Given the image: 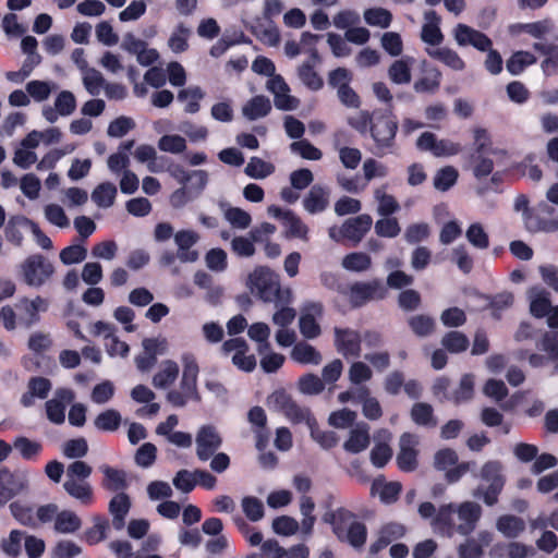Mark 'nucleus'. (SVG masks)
<instances>
[{
  "mask_svg": "<svg viewBox=\"0 0 558 558\" xmlns=\"http://www.w3.org/2000/svg\"><path fill=\"white\" fill-rule=\"evenodd\" d=\"M342 267L349 271L362 272L372 266V258L363 252H353L342 258Z\"/></svg>",
  "mask_w": 558,
  "mask_h": 558,
  "instance_id": "nucleus-43",
  "label": "nucleus"
},
{
  "mask_svg": "<svg viewBox=\"0 0 558 558\" xmlns=\"http://www.w3.org/2000/svg\"><path fill=\"white\" fill-rule=\"evenodd\" d=\"M428 56L438 60L454 71H462L465 68V62L461 59L457 51L448 47L437 49H426Z\"/></svg>",
  "mask_w": 558,
  "mask_h": 558,
  "instance_id": "nucleus-32",
  "label": "nucleus"
},
{
  "mask_svg": "<svg viewBox=\"0 0 558 558\" xmlns=\"http://www.w3.org/2000/svg\"><path fill=\"white\" fill-rule=\"evenodd\" d=\"M453 36L459 46H472L478 51L487 52L485 68L490 74L497 75L502 71V58L492 48L493 41L485 33L459 23L454 27Z\"/></svg>",
  "mask_w": 558,
  "mask_h": 558,
  "instance_id": "nucleus-3",
  "label": "nucleus"
},
{
  "mask_svg": "<svg viewBox=\"0 0 558 558\" xmlns=\"http://www.w3.org/2000/svg\"><path fill=\"white\" fill-rule=\"evenodd\" d=\"M441 83V72L432 68L427 70V74L423 77H420L414 82L413 88L418 94H435Z\"/></svg>",
  "mask_w": 558,
  "mask_h": 558,
  "instance_id": "nucleus-37",
  "label": "nucleus"
},
{
  "mask_svg": "<svg viewBox=\"0 0 558 558\" xmlns=\"http://www.w3.org/2000/svg\"><path fill=\"white\" fill-rule=\"evenodd\" d=\"M413 59L410 57L396 60L388 69L389 78L395 84H408L411 82V64Z\"/></svg>",
  "mask_w": 558,
  "mask_h": 558,
  "instance_id": "nucleus-35",
  "label": "nucleus"
},
{
  "mask_svg": "<svg viewBox=\"0 0 558 558\" xmlns=\"http://www.w3.org/2000/svg\"><path fill=\"white\" fill-rule=\"evenodd\" d=\"M48 301L40 295H37L33 300L27 298L21 299L17 304V307L24 312L21 315V322L25 327L29 328L40 320L39 313L46 312L48 310Z\"/></svg>",
  "mask_w": 558,
  "mask_h": 558,
  "instance_id": "nucleus-16",
  "label": "nucleus"
},
{
  "mask_svg": "<svg viewBox=\"0 0 558 558\" xmlns=\"http://www.w3.org/2000/svg\"><path fill=\"white\" fill-rule=\"evenodd\" d=\"M441 344L450 353H461L469 348L470 341L461 331H449L442 337Z\"/></svg>",
  "mask_w": 558,
  "mask_h": 558,
  "instance_id": "nucleus-50",
  "label": "nucleus"
},
{
  "mask_svg": "<svg viewBox=\"0 0 558 558\" xmlns=\"http://www.w3.org/2000/svg\"><path fill=\"white\" fill-rule=\"evenodd\" d=\"M335 347L344 357H360L362 337L351 328L335 327Z\"/></svg>",
  "mask_w": 558,
  "mask_h": 558,
  "instance_id": "nucleus-11",
  "label": "nucleus"
},
{
  "mask_svg": "<svg viewBox=\"0 0 558 558\" xmlns=\"http://www.w3.org/2000/svg\"><path fill=\"white\" fill-rule=\"evenodd\" d=\"M51 381L43 376L31 377L27 384V391L21 397V404L29 408L34 404V399H46L51 390Z\"/></svg>",
  "mask_w": 558,
  "mask_h": 558,
  "instance_id": "nucleus-19",
  "label": "nucleus"
},
{
  "mask_svg": "<svg viewBox=\"0 0 558 558\" xmlns=\"http://www.w3.org/2000/svg\"><path fill=\"white\" fill-rule=\"evenodd\" d=\"M323 310L322 303H311L305 307V312L301 315L299 327L301 333L306 339H314L320 335V326L316 322L315 316H322Z\"/></svg>",
  "mask_w": 558,
  "mask_h": 558,
  "instance_id": "nucleus-15",
  "label": "nucleus"
},
{
  "mask_svg": "<svg viewBox=\"0 0 558 558\" xmlns=\"http://www.w3.org/2000/svg\"><path fill=\"white\" fill-rule=\"evenodd\" d=\"M417 441L410 433H403L400 437V450L397 454L398 468L403 472H413L417 468V454L415 449Z\"/></svg>",
  "mask_w": 558,
  "mask_h": 558,
  "instance_id": "nucleus-12",
  "label": "nucleus"
},
{
  "mask_svg": "<svg viewBox=\"0 0 558 558\" xmlns=\"http://www.w3.org/2000/svg\"><path fill=\"white\" fill-rule=\"evenodd\" d=\"M178 245V258L182 263H194L198 259V252L191 247L198 241V234L191 230H181L174 234Z\"/></svg>",
  "mask_w": 558,
  "mask_h": 558,
  "instance_id": "nucleus-17",
  "label": "nucleus"
},
{
  "mask_svg": "<svg viewBox=\"0 0 558 558\" xmlns=\"http://www.w3.org/2000/svg\"><path fill=\"white\" fill-rule=\"evenodd\" d=\"M371 444L368 426L363 423L352 428L349 438L343 444V449L349 453H360Z\"/></svg>",
  "mask_w": 558,
  "mask_h": 558,
  "instance_id": "nucleus-24",
  "label": "nucleus"
},
{
  "mask_svg": "<svg viewBox=\"0 0 558 558\" xmlns=\"http://www.w3.org/2000/svg\"><path fill=\"white\" fill-rule=\"evenodd\" d=\"M271 111V102L268 97L264 95H256L252 97L242 108L243 116L250 120L255 121L268 116Z\"/></svg>",
  "mask_w": 558,
  "mask_h": 558,
  "instance_id": "nucleus-25",
  "label": "nucleus"
},
{
  "mask_svg": "<svg viewBox=\"0 0 558 558\" xmlns=\"http://www.w3.org/2000/svg\"><path fill=\"white\" fill-rule=\"evenodd\" d=\"M190 33V29L183 23L177 25L175 31L172 33L168 41L170 49L174 53H181L187 50V38Z\"/></svg>",
  "mask_w": 558,
  "mask_h": 558,
  "instance_id": "nucleus-55",
  "label": "nucleus"
},
{
  "mask_svg": "<svg viewBox=\"0 0 558 558\" xmlns=\"http://www.w3.org/2000/svg\"><path fill=\"white\" fill-rule=\"evenodd\" d=\"M525 226L529 231L534 233H551L558 230V220L541 218L539 216L529 213L525 217Z\"/></svg>",
  "mask_w": 558,
  "mask_h": 558,
  "instance_id": "nucleus-48",
  "label": "nucleus"
},
{
  "mask_svg": "<svg viewBox=\"0 0 558 558\" xmlns=\"http://www.w3.org/2000/svg\"><path fill=\"white\" fill-rule=\"evenodd\" d=\"M158 148L166 153L181 154L186 149V142L180 135L166 134L159 138Z\"/></svg>",
  "mask_w": 558,
  "mask_h": 558,
  "instance_id": "nucleus-62",
  "label": "nucleus"
},
{
  "mask_svg": "<svg viewBox=\"0 0 558 558\" xmlns=\"http://www.w3.org/2000/svg\"><path fill=\"white\" fill-rule=\"evenodd\" d=\"M266 403L270 410L283 414L292 424L304 423L312 414L308 408L300 405L283 388L270 393Z\"/></svg>",
  "mask_w": 558,
  "mask_h": 558,
  "instance_id": "nucleus-7",
  "label": "nucleus"
},
{
  "mask_svg": "<svg viewBox=\"0 0 558 558\" xmlns=\"http://www.w3.org/2000/svg\"><path fill=\"white\" fill-rule=\"evenodd\" d=\"M251 292L265 303L278 305L291 302V290L282 289L280 278L269 267L258 266L248 276Z\"/></svg>",
  "mask_w": 558,
  "mask_h": 558,
  "instance_id": "nucleus-2",
  "label": "nucleus"
},
{
  "mask_svg": "<svg viewBox=\"0 0 558 558\" xmlns=\"http://www.w3.org/2000/svg\"><path fill=\"white\" fill-rule=\"evenodd\" d=\"M474 396V378L472 374H464L459 387L451 393L450 402L459 405L470 401Z\"/></svg>",
  "mask_w": 558,
  "mask_h": 558,
  "instance_id": "nucleus-42",
  "label": "nucleus"
},
{
  "mask_svg": "<svg viewBox=\"0 0 558 558\" xmlns=\"http://www.w3.org/2000/svg\"><path fill=\"white\" fill-rule=\"evenodd\" d=\"M489 300L488 307L492 310V316L495 319L501 318V312L512 306L514 296L509 291H504L495 295L487 296Z\"/></svg>",
  "mask_w": 558,
  "mask_h": 558,
  "instance_id": "nucleus-49",
  "label": "nucleus"
},
{
  "mask_svg": "<svg viewBox=\"0 0 558 558\" xmlns=\"http://www.w3.org/2000/svg\"><path fill=\"white\" fill-rule=\"evenodd\" d=\"M310 428L311 437L323 448L329 450L337 446L338 436L332 430H322L313 414L304 422Z\"/></svg>",
  "mask_w": 558,
  "mask_h": 558,
  "instance_id": "nucleus-28",
  "label": "nucleus"
},
{
  "mask_svg": "<svg viewBox=\"0 0 558 558\" xmlns=\"http://www.w3.org/2000/svg\"><path fill=\"white\" fill-rule=\"evenodd\" d=\"M274 166L258 157H252L245 167V174L253 179H264L271 174Z\"/></svg>",
  "mask_w": 558,
  "mask_h": 558,
  "instance_id": "nucleus-57",
  "label": "nucleus"
},
{
  "mask_svg": "<svg viewBox=\"0 0 558 558\" xmlns=\"http://www.w3.org/2000/svg\"><path fill=\"white\" fill-rule=\"evenodd\" d=\"M179 375V366L173 361H166L161 371L153 377V384L157 388H166L171 385Z\"/></svg>",
  "mask_w": 558,
  "mask_h": 558,
  "instance_id": "nucleus-47",
  "label": "nucleus"
},
{
  "mask_svg": "<svg viewBox=\"0 0 558 558\" xmlns=\"http://www.w3.org/2000/svg\"><path fill=\"white\" fill-rule=\"evenodd\" d=\"M458 175V171L451 166L441 168L434 178V185L439 191H448L456 184Z\"/></svg>",
  "mask_w": 558,
  "mask_h": 558,
  "instance_id": "nucleus-59",
  "label": "nucleus"
},
{
  "mask_svg": "<svg viewBox=\"0 0 558 558\" xmlns=\"http://www.w3.org/2000/svg\"><path fill=\"white\" fill-rule=\"evenodd\" d=\"M29 225L31 219L25 216H11L4 228L5 239L15 246H22L24 240L22 229L29 228Z\"/></svg>",
  "mask_w": 558,
  "mask_h": 558,
  "instance_id": "nucleus-27",
  "label": "nucleus"
},
{
  "mask_svg": "<svg viewBox=\"0 0 558 558\" xmlns=\"http://www.w3.org/2000/svg\"><path fill=\"white\" fill-rule=\"evenodd\" d=\"M242 510L246 518L252 522L262 520L265 514V508L262 500L254 496H246L242 499Z\"/></svg>",
  "mask_w": 558,
  "mask_h": 558,
  "instance_id": "nucleus-56",
  "label": "nucleus"
},
{
  "mask_svg": "<svg viewBox=\"0 0 558 558\" xmlns=\"http://www.w3.org/2000/svg\"><path fill=\"white\" fill-rule=\"evenodd\" d=\"M478 476L483 482L488 483V486H478L474 492V497L481 498L488 507L495 506L506 484L502 463L499 460L485 462L481 468Z\"/></svg>",
  "mask_w": 558,
  "mask_h": 558,
  "instance_id": "nucleus-4",
  "label": "nucleus"
},
{
  "mask_svg": "<svg viewBox=\"0 0 558 558\" xmlns=\"http://www.w3.org/2000/svg\"><path fill=\"white\" fill-rule=\"evenodd\" d=\"M81 525V519L73 511L63 510L56 515L54 530L59 533H74Z\"/></svg>",
  "mask_w": 558,
  "mask_h": 558,
  "instance_id": "nucleus-41",
  "label": "nucleus"
},
{
  "mask_svg": "<svg viewBox=\"0 0 558 558\" xmlns=\"http://www.w3.org/2000/svg\"><path fill=\"white\" fill-rule=\"evenodd\" d=\"M222 438L213 425L202 426L196 435V456L201 461H207L220 448Z\"/></svg>",
  "mask_w": 558,
  "mask_h": 558,
  "instance_id": "nucleus-10",
  "label": "nucleus"
},
{
  "mask_svg": "<svg viewBox=\"0 0 558 558\" xmlns=\"http://www.w3.org/2000/svg\"><path fill=\"white\" fill-rule=\"evenodd\" d=\"M64 490L73 498L80 500L83 505L93 502V488L87 482L66 480L63 483Z\"/></svg>",
  "mask_w": 558,
  "mask_h": 558,
  "instance_id": "nucleus-36",
  "label": "nucleus"
},
{
  "mask_svg": "<svg viewBox=\"0 0 558 558\" xmlns=\"http://www.w3.org/2000/svg\"><path fill=\"white\" fill-rule=\"evenodd\" d=\"M117 196V186L111 182H102L98 184L92 193L93 202L102 208L113 205Z\"/></svg>",
  "mask_w": 558,
  "mask_h": 558,
  "instance_id": "nucleus-40",
  "label": "nucleus"
},
{
  "mask_svg": "<svg viewBox=\"0 0 558 558\" xmlns=\"http://www.w3.org/2000/svg\"><path fill=\"white\" fill-rule=\"evenodd\" d=\"M88 444L84 437L70 439L63 444L62 453L69 459H80L87 454Z\"/></svg>",
  "mask_w": 558,
  "mask_h": 558,
  "instance_id": "nucleus-58",
  "label": "nucleus"
},
{
  "mask_svg": "<svg viewBox=\"0 0 558 558\" xmlns=\"http://www.w3.org/2000/svg\"><path fill=\"white\" fill-rule=\"evenodd\" d=\"M364 20L369 26L387 28L392 22V14L384 8H371L365 10Z\"/></svg>",
  "mask_w": 558,
  "mask_h": 558,
  "instance_id": "nucleus-51",
  "label": "nucleus"
},
{
  "mask_svg": "<svg viewBox=\"0 0 558 558\" xmlns=\"http://www.w3.org/2000/svg\"><path fill=\"white\" fill-rule=\"evenodd\" d=\"M411 420L417 426L435 428L438 421L434 414L432 404L427 402H415L410 411Z\"/></svg>",
  "mask_w": 558,
  "mask_h": 558,
  "instance_id": "nucleus-26",
  "label": "nucleus"
},
{
  "mask_svg": "<svg viewBox=\"0 0 558 558\" xmlns=\"http://www.w3.org/2000/svg\"><path fill=\"white\" fill-rule=\"evenodd\" d=\"M497 530L507 538H517L525 530V521L513 514L500 515L496 522Z\"/></svg>",
  "mask_w": 558,
  "mask_h": 558,
  "instance_id": "nucleus-30",
  "label": "nucleus"
},
{
  "mask_svg": "<svg viewBox=\"0 0 558 558\" xmlns=\"http://www.w3.org/2000/svg\"><path fill=\"white\" fill-rule=\"evenodd\" d=\"M303 206L310 214L324 211L328 206V192L320 185H313L303 199Z\"/></svg>",
  "mask_w": 558,
  "mask_h": 558,
  "instance_id": "nucleus-31",
  "label": "nucleus"
},
{
  "mask_svg": "<svg viewBox=\"0 0 558 558\" xmlns=\"http://www.w3.org/2000/svg\"><path fill=\"white\" fill-rule=\"evenodd\" d=\"M104 478L101 486L108 492L123 493L129 487L128 475L123 470L112 468L108 464H104L100 468Z\"/></svg>",
  "mask_w": 558,
  "mask_h": 558,
  "instance_id": "nucleus-22",
  "label": "nucleus"
},
{
  "mask_svg": "<svg viewBox=\"0 0 558 558\" xmlns=\"http://www.w3.org/2000/svg\"><path fill=\"white\" fill-rule=\"evenodd\" d=\"M169 172L172 178L184 185L191 180H195L193 186H195L197 193L202 192L207 184L208 175L204 170H194L192 172H187L183 166L173 163L169 167Z\"/></svg>",
  "mask_w": 558,
  "mask_h": 558,
  "instance_id": "nucleus-23",
  "label": "nucleus"
},
{
  "mask_svg": "<svg viewBox=\"0 0 558 558\" xmlns=\"http://www.w3.org/2000/svg\"><path fill=\"white\" fill-rule=\"evenodd\" d=\"M458 515L464 522V524L458 526V532L468 535L475 529L477 521L481 519L482 508L476 502L465 501L460 505Z\"/></svg>",
  "mask_w": 558,
  "mask_h": 558,
  "instance_id": "nucleus-21",
  "label": "nucleus"
},
{
  "mask_svg": "<svg viewBox=\"0 0 558 558\" xmlns=\"http://www.w3.org/2000/svg\"><path fill=\"white\" fill-rule=\"evenodd\" d=\"M94 525L92 527H88L84 532V541L88 545H96L107 537V531L109 529V521L102 515H95L94 517Z\"/></svg>",
  "mask_w": 558,
  "mask_h": 558,
  "instance_id": "nucleus-39",
  "label": "nucleus"
},
{
  "mask_svg": "<svg viewBox=\"0 0 558 558\" xmlns=\"http://www.w3.org/2000/svg\"><path fill=\"white\" fill-rule=\"evenodd\" d=\"M470 244L478 250H486L489 246V236L480 222L471 223L465 232Z\"/></svg>",
  "mask_w": 558,
  "mask_h": 558,
  "instance_id": "nucleus-52",
  "label": "nucleus"
},
{
  "mask_svg": "<svg viewBox=\"0 0 558 558\" xmlns=\"http://www.w3.org/2000/svg\"><path fill=\"white\" fill-rule=\"evenodd\" d=\"M536 347L544 351L546 355L523 351L520 357L526 356L530 366L533 368H542L548 363H553L550 375H558V331H545Z\"/></svg>",
  "mask_w": 558,
  "mask_h": 558,
  "instance_id": "nucleus-8",
  "label": "nucleus"
},
{
  "mask_svg": "<svg viewBox=\"0 0 558 558\" xmlns=\"http://www.w3.org/2000/svg\"><path fill=\"white\" fill-rule=\"evenodd\" d=\"M204 93L199 87H191L186 89H181L178 93V100L180 101H187L185 105V112L187 113H196L199 111V101L203 99Z\"/></svg>",
  "mask_w": 558,
  "mask_h": 558,
  "instance_id": "nucleus-53",
  "label": "nucleus"
},
{
  "mask_svg": "<svg viewBox=\"0 0 558 558\" xmlns=\"http://www.w3.org/2000/svg\"><path fill=\"white\" fill-rule=\"evenodd\" d=\"M372 223V217L367 214H363L345 220L341 226L339 233L342 239L353 241L354 244H357L369 231Z\"/></svg>",
  "mask_w": 558,
  "mask_h": 558,
  "instance_id": "nucleus-14",
  "label": "nucleus"
},
{
  "mask_svg": "<svg viewBox=\"0 0 558 558\" xmlns=\"http://www.w3.org/2000/svg\"><path fill=\"white\" fill-rule=\"evenodd\" d=\"M425 23L422 26L421 39L432 46H438L444 40V34L439 27L440 16L436 11L429 10L424 13Z\"/></svg>",
  "mask_w": 558,
  "mask_h": 558,
  "instance_id": "nucleus-18",
  "label": "nucleus"
},
{
  "mask_svg": "<svg viewBox=\"0 0 558 558\" xmlns=\"http://www.w3.org/2000/svg\"><path fill=\"white\" fill-rule=\"evenodd\" d=\"M290 148L293 153L299 154L303 159L306 160H319L323 157L322 150L315 147L307 140L293 142L290 145Z\"/></svg>",
  "mask_w": 558,
  "mask_h": 558,
  "instance_id": "nucleus-60",
  "label": "nucleus"
},
{
  "mask_svg": "<svg viewBox=\"0 0 558 558\" xmlns=\"http://www.w3.org/2000/svg\"><path fill=\"white\" fill-rule=\"evenodd\" d=\"M537 61L536 57L525 50H519L511 54L506 62L507 71L511 75H520L527 66L535 64Z\"/></svg>",
  "mask_w": 558,
  "mask_h": 558,
  "instance_id": "nucleus-33",
  "label": "nucleus"
},
{
  "mask_svg": "<svg viewBox=\"0 0 558 558\" xmlns=\"http://www.w3.org/2000/svg\"><path fill=\"white\" fill-rule=\"evenodd\" d=\"M87 256V250L80 244L69 245L61 250L59 257L64 265L83 262Z\"/></svg>",
  "mask_w": 558,
  "mask_h": 558,
  "instance_id": "nucleus-64",
  "label": "nucleus"
},
{
  "mask_svg": "<svg viewBox=\"0 0 558 558\" xmlns=\"http://www.w3.org/2000/svg\"><path fill=\"white\" fill-rule=\"evenodd\" d=\"M291 357L301 364L318 365L322 362V354L307 342H298L291 351Z\"/></svg>",
  "mask_w": 558,
  "mask_h": 558,
  "instance_id": "nucleus-34",
  "label": "nucleus"
},
{
  "mask_svg": "<svg viewBox=\"0 0 558 558\" xmlns=\"http://www.w3.org/2000/svg\"><path fill=\"white\" fill-rule=\"evenodd\" d=\"M388 294L387 287L380 279L355 281L347 286L344 296L352 308H361L372 301H381Z\"/></svg>",
  "mask_w": 558,
  "mask_h": 558,
  "instance_id": "nucleus-6",
  "label": "nucleus"
},
{
  "mask_svg": "<svg viewBox=\"0 0 558 558\" xmlns=\"http://www.w3.org/2000/svg\"><path fill=\"white\" fill-rule=\"evenodd\" d=\"M183 374L180 383L181 390L185 391L194 401H201L197 390L198 364L192 354H184L182 357Z\"/></svg>",
  "mask_w": 558,
  "mask_h": 558,
  "instance_id": "nucleus-13",
  "label": "nucleus"
},
{
  "mask_svg": "<svg viewBox=\"0 0 558 558\" xmlns=\"http://www.w3.org/2000/svg\"><path fill=\"white\" fill-rule=\"evenodd\" d=\"M341 538L338 541L342 543H348L355 549L362 548L367 539V527L365 523L361 521H352L348 529L340 535Z\"/></svg>",
  "mask_w": 558,
  "mask_h": 558,
  "instance_id": "nucleus-29",
  "label": "nucleus"
},
{
  "mask_svg": "<svg viewBox=\"0 0 558 558\" xmlns=\"http://www.w3.org/2000/svg\"><path fill=\"white\" fill-rule=\"evenodd\" d=\"M298 386L300 391L305 395H318L325 388L323 379L312 373L301 376Z\"/></svg>",
  "mask_w": 558,
  "mask_h": 558,
  "instance_id": "nucleus-61",
  "label": "nucleus"
},
{
  "mask_svg": "<svg viewBox=\"0 0 558 558\" xmlns=\"http://www.w3.org/2000/svg\"><path fill=\"white\" fill-rule=\"evenodd\" d=\"M554 22L550 19H544L532 23H519L513 25L519 32L525 33L535 39H544L547 34L553 32Z\"/></svg>",
  "mask_w": 558,
  "mask_h": 558,
  "instance_id": "nucleus-38",
  "label": "nucleus"
},
{
  "mask_svg": "<svg viewBox=\"0 0 558 558\" xmlns=\"http://www.w3.org/2000/svg\"><path fill=\"white\" fill-rule=\"evenodd\" d=\"M408 325L417 337H427L432 335L435 329L434 318L425 314L411 316L408 319Z\"/></svg>",
  "mask_w": 558,
  "mask_h": 558,
  "instance_id": "nucleus-46",
  "label": "nucleus"
},
{
  "mask_svg": "<svg viewBox=\"0 0 558 558\" xmlns=\"http://www.w3.org/2000/svg\"><path fill=\"white\" fill-rule=\"evenodd\" d=\"M10 510L13 518L22 525L36 527L37 521L34 515L33 508L14 501L10 505Z\"/></svg>",
  "mask_w": 558,
  "mask_h": 558,
  "instance_id": "nucleus-54",
  "label": "nucleus"
},
{
  "mask_svg": "<svg viewBox=\"0 0 558 558\" xmlns=\"http://www.w3.org/2000/svg\"><path fill=\"white\" fill-rule=\"evenodd\" d=\"M347 123L361 135L369 133L373 140L369 150L376 157L396 151L399 124L391 109L360 110L355 116L349 117Z\"/></svg>",
  "mask_w": 558,
  "mask_h": 558,
  "instance_id": "nucleus-1",
  "label": "nucleus"
},
{
  "mask_svg": "<svg viewBox=\"0 0 558 558\" xmlns=\"http://www.w3.org/2000/svg\"><path fill=\"white\" fill-rule=\"evenodd\" d=\"M121 420V414L117 410L108 409L96 416L94 424L99 430L114 432L120 427Z\"/></svg>",
  "mask_w": 558,
  "mask_h": 558,
  "instance_id": "nucleus-45",
  "label": "nucleus"
},
{
  "mask_svg": "<svg viewBox=\"0 0 558 558\" xmlns=\"http://www.w3.org/2000/svg\"><path fill=\"white\" fill-rule=\"evenodd\" d=\"M28 482L24 475L0 468V507L7 505L15 496L26 490Z\"/></svg>",
  "mask_w": 558,
  "mask_h": 558,
  "instance_id": "nucleus-9",
  "label": "nucleus"
},
{
  "mask_svg": "<svg viewBox=\"0 0 558 558\" xmlns=\"http://www.w3.org/2000/svg\"><path fill=\"white\" fill-rule=\"evenodd\" d=\"M459 461L458 453L451 448L439 449L434 456V468L438 471H447Z\"/></svg>",
  "mask_w": 558,
  "mask_h": 558,
  "instance_id": "nucleus-63",
  "label": "nucleus"
},
{
  "mask_svg": "<svg viewBox=\"0 0 558 558\" xmlns=\"http://www.w3.org/2000/svg\"><path fill=\"white\" fill-rule=\"evenodd\" d=\"M356 514L351 510L340 507L336 510L327 511L323 515V521L331 525L332 532L337 538L348 529L349 524L355 520Z\"/></svg>",
  "mask_w": 558,
  "mask_h": 558,
  "instance_id": "nucleus-20",
  "label": "nucleus"
},
{
  "mask_svg": "<svg viewBox=\"0 0 558 558\" xmlns=\"http://www.w3.org/2000/svg\"><path fill=\"white\" fill-rule=\"evenodd\" d=\"M53 264L43 254L28 255L20 265V272L25 284L39 288L54 275Z\"/></svg>",
  "mask_w": 558,
  "mask_h": 558,
  "instance_id": "nucleus-5",
  "label": "nucleus"
},
{
  "mask_svg": "<svg viewBox=\"0 0 558 558\" xmlns=\"http://www.w3.org/2000/svg\"><path fill=\"white\" fill-rule=\"evenodd\" d=\"M298 74L302 83L312 90H318L324 86L323 78L315 71L314 63L310 61H305L299 66Z\"/></svg>",
  "mask_w": 558,
  "mask_h": 558,
  "instance_id": "nucleus-44",
  "label": "nucleus"
}]
</instances>
